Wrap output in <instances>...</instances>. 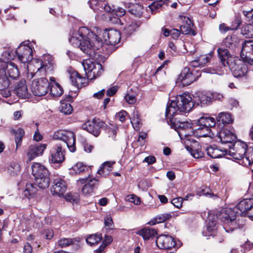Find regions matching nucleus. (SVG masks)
<instances>
[{
  "label": "nucleus",
  "instance_id": "c756f323",
  "mask_svg": "<svg viewBox=\"0 0 253 253\" xmlns=\"http://www.w3.org/2000/svg\"><path fill=\"white\" fill-rule=\"evenodd\" d=\"M70 81L72 84L77 86L78 88L82 87L84 83L85 78L81 76L77 72H73L70 77Z\"/></svg>",
  "mask_w": 253,
  "mask_h": 253
},
{
  "label": "nucleus",
  "instance_id": "cd10ccee",
  "mask_svg": "<svg viewBox=\"0 0 253 253\" xmlns=\"http://www.w3.org/2000/svg\"><path fill=\"white\" fill-rule=\"evenodd\" d=\"M193 135L197 137H212L214 134L211 132V127L197 126V128L194 129Z\"/></svg>",
  "mask_w": 253,
  "mask_h": 253
},
{
  "label": "nucleus",
  "instance_id": "aec40b11",
  "mask_svg": "<svg viewBox=\"0 0 253 253\" xmlns=\"http://www.w3.org/2000/svg\"><path fill=\"white\" fill-rule=\"evenodd\" d=\"M218 137L222 144H231L237 139L236 135L227 128H222L219 131Z\"/></svg>",
  "mask_w": 253,
  "mask_h": 253
},
{
  "label": "nucleus",
  "instance_id": "6e6552de",
  "mask_svg": "<svg viewBox=\"0 0 253 253\" xmlns=\"http://www.w3.org/2000/svg\"><path fill=\"white\" fill-rule=\"evenodd\" d=\"M227 149V155L232 157V159L242 160L245 158L247 149V145L243 142L236 141L232 145H229ZM243 165V163H242Z\"/></svg>",
  "mask_w": 253,
  "mask_h": 253
},
{
  "label": "nucleus",
  "instance_id": "dca6fc26",
  "mask_svg": "<svg viewBox=\"0 0 253 253\" xmlns=\"http://www.w3.org/2000/svg\"><path fill=\"white\" fill-rule=\"evenodd\" d=\"M102 36L106 42L110 45H116L121 40V34L116 30L105 29L102 32Z\"/></svg>",
  "mask_w": 253,
  "mask_h": 253
},
{
  "label": "nucleus",
  "instance_id": "f704fd0d",
  "mask_svg": "<svg viewBox=\"0 0 253 253\" xmlns=\"http://www.w3.org/2000/svg\"><path fill=\"white\" fill-rule=\"evenodd\" d=\"M114 162H106L102 164L97 173L103 176H106L112 170V167L114 164Z\"/></svg>",
  "mask_w": 253,
  "mask_h": 253
},
{
  "label": "nucleus",
  "instance_id": "5701e85b",
  "mask_svg": "<svg viewBox=\"0 0 253 253\" xmlns=\"http://www.w3.org/2000/svg\"><path fill=\"white\" fill-rule=\"evenodd\" d=\"M181 20L184 22L183 24L180 26L181 33L195 36L196 32L194 30V25L192 20L185 16L181 17Z\"/></svg>",
  "mask_w": 253,
  "mask_h": 253
},
{
  "label": "nucleus",
  "instance_id": "4d7b16f0",
  "mask_svg": "<svg viewBox=\"0 0 253 253\" xmlns=\"http://www.w3.org/2000/svg\"><path fill=\"white\" fill-rule=\"evenodd\" d=\"M183 199L181 197H177L171 200L172 204L177 208H180L182 205Z\"/></svg>",
  "mask_w": 253,
  "mask_h": 253
},
{
  "label": "nucleus",
  "instance_id": "6e6d98bb",
  "mask_svg": "<svg viewBox=\"0 0 253 253\" xmlns=\"http://www.w3.org/2000/svg\"><path fill=\"white\" fill-rule=\"evenodd\" d=\"M224 45L229 48L233 49L235 44L233 43V40L231 37H227L224 41Z\"/></svg>",
  "mask_w": 253,
  "mask_h": 253
},
{
  "label": "nucleus",
  "instance_id": "1a4fd4ad",
  "mask_svg": "<svg viewBox=\"0 0 253 253\" xmlns=\"http://www.w3.org/2000/svg\"><path fill=\"white\" fill-rule=\"evenodd\" d=\"M49 83L47 79L41 78L34 80L31 84V90L34 95L41 96L45 95L49 90Z\"/></svg>",
  "mask_w": 253,
  "mask_h": 253
},
{
  "label": "nucleus",
  "instance_id": "a878e982",
  "mask_svg": "<svg viewBox=\"0 0 253 253\" xmlns=\"http://www.w3.org/2000/svg\"><path fill=\"white\" fill-rule=\"evenodd\" d=\"M14 91L17 95L21 98H25L29 97V94L25 80H21L17 84Z\"/></svg>",
  "mask_w": 253,
  "mask_h": 253
},
{
  "label": "nucleus",
  "instance_id": "7c9ffc66",
  "mask_svg": "<svg viewBox=\"0 0 253 253\" xmlns=\"http://www.w3.org/2000/svg\"><path fill=\"white\" fill-rule=\"evenodd\" d=\"M216 222L215 219L209 220L207 225L206 231L203 232V234H205L206 236L213 237L216 232ZM207 239H210V237Z\"/></svg>",
  "mask_w": 253,
  "mask_h": 253
},
{
  "label": "nucleus",
  "instance_id": "09e8293b",
  "mask_svg": "<svg viewBox=\"0 0 253 253\" xmlns=\"http://www.w3.org/2000/svg\"><path fill=\"white\" fill-rule=\"evenodd\" d=\"M75 240L72 238H62L58 241V246L61 248H65L73 244Z\"/></svg>",
  "mask_w": 253,
  "mask_h": 253
},
{
  "label": "nucleus",
  "instance_id": "4468645a",
  "mask_svg": "<svg viewBox=\"0 0 253 253\" xmlns=\"http://www.w3.org/2000/svg\"><path fill=\"white\" fill-rule=\"evenodd\" d=\"M246 62L236 59L228 66L232 71L233 76L236 78L244 77L247 72L248 67Z\"/></svg>",
  "mask_w": 253,
  "mask_h": 253
},
{
  "label": "nucleus",
  "instance_id": "052dcab7",
  "mask_svg": "<svg viewBox=\"0 0 253 253\" xmlns=\"http://www.w3.org/2000/svg\"><path fill=\"white\" fill-rule=\"evenodd\" d=\"M127 200L129 202L132 203L136 205H138L140 204V198L135 195H131L127 196Z\"/></svg>",
  "mask_w": 253,
  "mask_h": 253
},
{
  "label": "nucleus",
  "instance_id": "f8f14e48",
  "mask_svg": "<svg viewBox=\"0 0 253 253\" xmlns=\"http://www.w3.org/2000/svg\"><path fill=\"white\" fill-rule=\"evenodd\" d=\"M15 53L18 60L22 63L31 61L33 58V50L28 45L21 43L15 50Z\"/></svg>",
  "mask_w": 253,
  "mask_h": 253
},
{
  "label": "nucleus",
  "instance_id": "4c0bfd02",
  "mask_svg": "<svg viewBox=\"0 0 253 253\" xmlns=\"http://www.w3.org/2000/svg\"><path fill=\"white\" fill-rule=\"evenodd\" d=\"M241 33L247 38L253 37V25L244 24L242 25Z\"/></svg>",
  "mask_w": 253,
  "mask_h": 253
},
{
  "label": "nucleus",
  "instance_id": "2f4dec72",
  "mask_svg": "<svg viewBox=\"0 0 253 253\" xmlns=\"http://www.w3.org/2000/svg\"><path fill=\"white\" fill-rule=\"evenodd\" d=\"M136 233L141 236L144 240H148L154 237L157 234V232L154 229L146 227L141 229Z\"/></svg>",
  "mask_w": 253,
  "mask_h": 253
},
{
  "label": "nucleus",
  "instance_id": "393cba45",
  "mask_svg": "<svg viewBox=\"0 0 253 253\" xmlns=\"http://www.w3.org/2000/svg\"><path fill=\"white\" fill-rule=\"evenodd\" d=\"M193 96L194 105L202 107L210 105L211 102V99L210 97L201 92H197Z\"/></svg>",
  "mask_w": 253,
  "mask_h": 253
},
{
  "label": "nucleus",
  "instance_id": "37998d69",
  "mask_svg": "<svg viewBox=\"0 0 253 253\" xmlns=\"http://www.w3.org/2000/svg\"><path fill=\"white\" fill-rule=\"evenodd\" d=\"M253 163V147L247 149L245 158L243 159V165L247 166Z\"/></svg>",
  "mask_w": 253,
  "mask_h": 253
},
{
  "label": "nucleus",
  "instance_id": "6ab92c4d",
  "mask_svg": "<svg viewBox=\"0 0 253 253\" xmlns=\"http://www.w3.org/2000/svg\"><path fill=\"white\" fill-rule=\"evenodd\" d=\"M47 145L46 144L38 143L35 145H32L29 147L27 157L29 161H31L34 158L42 155L44 150L46 149Z\"/></svg>",
  "mask_w": 253,
  "mask_h": 253
},
{
  "label": "nucleus",
  "instance_id": "69168bd1",
  "mask_svg": "<svg viewBox=\"0 0 253 253\" xmlns=\"http://www.w3.org/2000/svg\"><path fill=\"white\" fill-rule=\"evenodd\" d=\"M181 33L180 30L172 29L171 30L170 36L173 39H177L179 37Z\"/></svg>",
  "mask_w": 253,
  "mask_h": 253
},
{
  "label": "nucleus",
  "instance_id": "49530a36",
  "mask_svg": "<svg viewBox=\"0 0 253 253\" xmlns=\"http://www.w3.org/2000/svg\"><path fill=\"white\" fill-rule=\"evenodd\" d=\"M15 141L16 144V149L21 146L22 137L25 134L24 130L21 128H19L15 132Z\"/></svg>",
  "mask_w": 253,
  "mask_h": 253
},
{
  "label": "nucleus",
  "instance_id": "774afa93",
  "mask_svg": "<svg viewBox=\"0 0 253 253\" xmlns=\"http://www.w3.org/2000/svg\"><path fill=\"white\" fill-rule=\"evenodd\" d=\"M243 248L244 249L243 253H245L246 251L251 250L253 248V244L249 241H247L243 245Z\"/></svg>",
  "mask_w": 253,
  "mask_h": 253
},
{
  "label": "nucleus",
  "instance_id": "de8ad7c7",
  "mask_svg": "<svg viewBox=\"0 0 253 253\" xmlns=\"http://www.w3.org/2000/svg\"><path fill=\"white\" fill-rule=\"evenodd\" d=\"M16 56L15 50H6L3 53L2 55V57L0 60L11 62V60L14 59Z\"/></svg>",
  "mask_w": 253,
  "mask_h": 253
},
{
  "label": "nucleus",
  "instance_id": "f3484780",
  "mask_svg": "<svg viewBox=\"0 0 253 253\" xmlns=\"http://www.w3.org/2000/svg\"><path fill=\"white\" fill-rule=\"evenodd\" d=\"M63 145L58 143L53 146L50 150L49 161L53 164L62 163L65 160L64 151L62 150Z\"/></svg>",
  "mask_w": 253,
  "mask_h": 253
},
{
  "label": "nucleus",
  "instance_id": "a19ab883",
  "mask_svg": "<svg viewBox=\"0 0 253 253\" xmlns=\"http://www.w3.org/2000/svg\"><path fill=\"white\" fill-rule=\"evenodd\" d=\"M102 237L100 234L90 235L86 238V243L90 246L98 244L102 240Z\"/></svg>",
  "mask_w": 253,
  "mask_h": 253
},
{
  "label": "nucleus",
  "instance_id": "e433bc0d",
  "mask_svg": "<svg viewBox=\"0 0 253 253\" xmlns=\"http://www.w3.org/2000/svg\"><path fill=\"white\" fill-rule=\"evenodd\" d=\"M90 7L95 12L99 13L103 11L104 1L98 0H91L89 2Z\"/></svg>",
  "mask_w": 253,
  "mask_h": 253
},
{
  "label": "nucleus",
  "instance_id": "bb28decb",
  "mask_svg": "<svg viewBox=\"0 0 253 253\" xmlns=\"http://www.w3.org/2000/svg\"><path fill=\"white\" fill-rule=\"evenodd\" d=\"M98 185V180L96 178L90 179L82 188V192L85 196L91 195L93 190Z\"/></svg>",
  "mask_w": 253,
  "mask_h": 253
},
{
  "label": "nucleus",
  "instance_id": "3c124183",
  "mask_svg": "<svg viewBox=\"0 0 253 253\" xmlns=\"http://www.w3.org/2000/svg\"><path fill=\"white\" fill-rule=\"evenodd\" d=\"M79 195L77 193H67L65 196L67 201L73 203L77 204L80 200Z\"/></svg>",
  "mask_w": 253,
  "mask_h": 253
},
{
  "label": "nucleus",
  "instance_id": "39448f33",
  "mask_svg": "<svg viewBox=\"0 0 253 253\" xmlns=\"http://www.w3.org/2000/svg\"><path fill=\"white\" fill-rule=\"evenodd\" d=\"M32 174L35 177V184L42 189L49 186L50 179L47 169L39 163H35L32 166Z\"/></svg>",
  "mask_w": 253,
  "mask_h": 253
},
{
  "label": "nucleus",
  "instance_id": "4be33fe9",
  "mask_svg": "<svg viewBox=\"0 0 253 253\" xmlns=\"http://www.w3.org/2000/svg\"><path fill=\"white\" fill-rule=\"evenodd\" d=\"M178 80L183 85H188L196 80V78L193 73L190 71L189 68H185L179 76Z\"/></svg>",
  "mask_w": 253,
  "mask_h": 253
},
{
  "label": "nucleus",
  "instance_id": "13d9d810",
  "mask_svg": "<svg viewBox=\"0 0 253 253\" xmlns=\"http://www.w3.org/2000/svg\"><path fill=\"white\" fill-rule=\"evenodd\" d=\"M210 56L207 55H201L197 59L201 66H204L210 60Z\"/></svg>",
  "mask_w": 253,
  "mask_h": 253
},
{
  "label": "nucleus",
  "instance_id": "473e14b6",
  "mask_svg": "<svg viewBox=\"0 0 253 253\" xmlns=\"http://www.w3.org/2000/svg\"><path fill=\"white\" fill-rule=\"evenodd\" d=\"M233 121L231 115L230 113L227 112H221L218 114L217 118V122L219 126H225L232 123Z\"/></svg>",
  "mask_w": 253,
  "mask_h": 253
},
{
  "label": "nucleus",
  "instance_id": "f03ea898",
  "mask_svg": "<svg viewBox=\"0 0 253 253\" xmlns=\"http://www.w3.org/2000/svg\"><path fill=\"white\" fill-rule=\"evenodd\" d=\"M252 205L253 199H244L233 209L225 208L220 211L217 217L223 223V228L226 232H232L239 227L236 221L237 215L244 216Z\"/></svg>",
  "mask_w": 253,
  "mask_h": 253
},
{
  "label": "nucleus",
  "instance_id": "a211bd4d",
  "mask_svg": "<svg viewBox=\"0 0 253 253\" xmlns=\"http://www.w3.org/2000/svg\"><path fill=\"white\" fill-rule=\"evenodd\" d=\"M67 189L66 182L62 178L57 177L53 179L51 192L54 195L59 197L63 196Z\"/></svg>",
  "mask_w": 253,
  "mask_h": 253
},
{
  "label": "nucleus",
  "instance_id": "c9c22d12",
  "mask_svg": "<svg viewBox=\"0 0 253 253\" xmlns=\"http://www.w3.org/2000/svg\"><path fill=\"white\" fill-rule=\"evenodd\" d=\"M9 85V80L5 70L0 69V90L6 89Z\"/></svg>",
  "mask_w": 253,
  "mask_h": 253
},
{
  "label": "nucleus",
  "instance_id": "0eeeda50",
  "mask_svg": "<svg viewBox=\"0 0 253 253\" xmlns=\"http://www.w3.org/2000/svg\"><path fill=\"white\" fill-rule=\"evenodd\" d=\"M53 138L62 140L64 145H66L71 152H74L76 151V137L73 132L60 130L54 133Z\"/></svg>",
  "mask_w": 253,
  "mask_h": 253
},
{
  "label": "nucleus",
  "instance_id": "c85d7f7f",
  "mask_svg": "<svg viewBox=\"0 0 253 253\" xmlns=\"http://www.w3.org/2000/svg\"><path fill=\"white\" fill-rule=\"evenodd\" d=\"M33 62L36 63L37 65V71L41 72L42 70H44L45 72H47L53 70L54 64L52 62H48V64L45 63L43 64L42 60L39 59H34L33 60Z\"/></svg>",
  "mask_w": 253,
  "mask_h": 253
},
{
  "label": "nucleus",
  "instance_id": "9b49d317",
  "mask_svg": "<svg viewBox=\"0 0 253 253\" xmlns=\"http://www.w3.org/2000/svg\"><path fill=\"white\" fill-rule=\"evenodd\" d=\"M253 40L245 41L242 43L241 57L244 62L253 65Z\"/></svg>",
  "mask_w": 253,
  "mask_h": 253
},
{
  "label": "nucleus",
  "instance_id": "412c9836",
  "mask_svg": "<svg viewBox=\"0 0 253 253\" xmlns=\"http://www.w3.org/2000/svg\"><path fill=\"white\" fill-rule=\"evenodd\" d=\"M217 52L219 58L224 67L229 66L236 59L232 57L228 49L224 48H218Z\"/></svg>",
  "mask_w": 253,
  "mask_h": 253
},
{
  "label": "nucleus",
  "instance_id": "603ef678",
  "mask_svg": "<svg viewBox=\"0 0 253 253\" xmlns=\"http://www.w3.org/2000/svg\"><path fill=\"white\" fill-rule=\"evenodd\" d=\"M137 25L134 23L126 25L123 30V33L126 36H130L135 31Z\"/></svg>",
  "mask_w": 253,
  "mask_h": 253
},
{
  "label": "nucleus",
  "instance_id": "20e7f679",
  "mask_svg": "<svg viewBox=\"0 0 253 253\" xmlns=\"http://www.w3.org/2000/svg\"><path fill=\"white\" fill-rule=\"evenodd\" d=\"M168 123L177 132L181 139L186 143V141H191V136L193 135L194 129L192 124L189 121H181L177 115H167L165 113Z\"/></svg>",
  "mask_w": 253,
  "mask_h": 253
},
{
  "label": "nucleus",
  "instance_id": "338daca9",
  "mask_svg": "<svg viewBox=\"0 0 253 253\" xmlns=\"http://www.w3.org/2000/svg\"><path fill=\"white\" fill-rule=\"evenodd\" d=\"M243 14L248 19V20L253 23V9L250 11H243Z\"/></svg>",
  "mask_w": 253,
  "mask_h": 253
},
{
  "label": "nucleus",
  "instance_id": "5fc2aeb1",
  "mask_svg": "<svg viewBox=\"0 0 253 253\" xmlns=\"http://www.w3.org/2000/svg\"><path fill=\"white\" fill-rule=\"evenodd\" d=\"M125 99L126 102L129 104H133L136 101L135 95L134 94L127 93L125 96Z\"/></svg>",
  "mask_w": 253,
  "mask_h": 253
},
{
  "label": "nucleus",
  "instance_id": "a18cd8bd",
  "mask_svg": "<svg viewBox=\"0 0 253 253\" xmlns=\"http://www.w3.org/2000/svg\"><path fill=\"white\" fill-rule=\"evenodd\" d=\"M37 189L33 184H27L24 191V195L27 198L33 196L37 193Z\"/></svg>",
  "mask_w": 253,
  "mask_h": 253
},
{
  "label": "nucleus",
  "instance_id": "864d4df0",
  "mask_svg": "<svg viewBox=\"0 0 253 253\" xmlns=\"http://www.w3.org/2000/svg\"><path fill=\"white\" fill-rule=\"evenodd\" d=\"M60 111L66 115L70 114L73 111L72 106L69 103H63L61 105Z\"/></svg>",
  "mask_w": 253,
  "mask_h": 253
},
{
  "label": "nucleus",
  "instance_id": "0e129e2a",
  "mask_svg": "<svg viewBox=\"0 0 253 253\" xmlns=\"http://www.w3.org/2000/svg\"><path fill=\"white\" fill-rule=\"evenodd\" d=\"M156 162V159L154 156L146 157L143 160V163H147L148 165H152Z\"/></svg>",
  "mask_w": 253,
  "mask_h": 253
},
{
  "label": "nucleus",
  "instance_id": "ddd939ff",
  "mask_svg": "<svg viewBox=\"0 0 253 253\" xmlns=\"http://www.w3.org/2000/svg\"><path fill=\"white\" fill-rule=\"evenodd\" d=\"M104 122L99 120L93 119L88 121L82 125L83 129L97 137L100 133V129L105 126Z\"/></svg>",
  "mask_w": 253,
  "mask_h": 253
},
{
  "label": "nucleus",
  "instance_id": "9d476101",
  "mask_svg": "<svg viewBox=\"0 0 253 253\" xmlns=\"http://www.w3.org/2000/svg\"><path fill=\"white\" fill-rule=\"evenodd\" d=\"M156 243L160 249L168 250L172 248H178L181 246V243H177L174 239L170 235L162 234L157 237Z\"/></svg>",
  "mask_w": 253,
  "mask_h": 253
},
{
  "label": "nucleus",
  "instance_id": "b1692460",
  "mask_svg": "<svg viewBox=\"0 0 253 253\" xmlns=\"http://www.w3.org/2000/svg\"><path fill=\"white\" fill-rule=\"evenodd\" d=\"M206 152L208 156L212 158H218L224 156H227V148L223 150L218 149L215 145L208 147Z\"/></svg>",
  "mask_w": 253,
  "mask_h": 253
},
{
  "label": "nucleus",
  "instance_id": "423d86ee",
  "mask_svg": "<svg viewBox=\"0 0 253 253\" xmlns=\"http://www.w3.org/2000/svg\"><path fill=\"white\" fill-rule=\"evenodd\" d=\"M82 64L88 80H93L100 76L104 72L100 63L93 62L90 59L83 60Z\"/></svg>",
  "mask_w": 253,
  "mask_h": 253
},
{
  "label": "nucleus",
  "instance_id": "2eb2a0df",
  "mask_svg": "<svg viewBox=\"0 0 253 253\" xmlns=\"http://www.w3.org/2000/svg\"><path fill=\"white\" fill-rule=\"evenodd\" d=\"M0 69L5 70L8 77L17 79L20 75L17 66L12 62L0 60Z\"/></svg>",
  "mask_w": 253,
  "mask_h": 253
},
{
  "label": "nucleus",
  "instance_id": "7ed1b4c3",
  "mask_svg": "<svg viewBox=\"0 0 253 253\" xmlns=\"http://www.w3.org/2000/svg\"><path fill=\"white\" fill-rule=\"evenodd\" d=\"M194 106L193 97L189 93H184L168 103L166 114L171 117V115L186 113L189 112Z\"/></svg>",
  "mask_w": 253,
  "mask_h": 253
},
{
  "label": "nucleus",
  "instance_id": "8fccbe9b",
  "mask_svg": "<svg viewBox=\"0 0 253 253\" xmlns=\"http://www.w3.org/2000/svg\"><path fill=\"white\" fill-rule=\"evenodd\" d=\"M7 171L11 175H15L20 172V166L16 163H12L8 167Z\"/></svg>",
  "mask_w": 253,
  "mask_h": 253
},
{
  "label": "nucleus",
  "instance_id": "ea45409f",
  "mask_svg": "<svg viewBox=\"0 0 253 253\" xmlns=\"http://www.w3.org/2000/svg\"><path fill=\"white\" fill-rule=\"evenodd\" d=\"M90 169L89 166L85 165L81 162L77 163L72 167V169L77 174H81L88 171Z\"/></svg>",
  "mask_w": 253,
  "mask_h": 253
},
{
  "label": "nucleus",
  "instance_id": "e2e57ef3",
  "mask_svg": "<svg viewBox=\"0 0 253 253\" xmlns=\"http://www.w3.org/2000/svg\"><path fill=\"white\" fill-rule=\"evenodd\" d=\"M127 115V113L125 111H122L117 113L116 115V118L118 119L121 122H123L126 120V117Z\"/></svg>",
  "mask_w": 253,
  "mask_h": 253
},
{
  "label": "nucleus",
  "instance_id": "c03bdc74",
  "mask_svg": "<svg viewBox=\"0 0 253 253\" xmlns=\"http://www.w3.org/2000/svg\"><path fill=\"white\" fill-rule=\"evenodd\" d=\"M113 241V238L109 235H105L104 239L100 247L95 251L96 253H102L107 245L110 244Z\"/></svg>",
  "mask_w": 253,
  "mask_h": 253
},
{
  "label": "nucleus",
  "instance_id": "bf43d9fd",
  "mask_svg": "<svg viewBox=\"0 0 253 253\" xmlns=\"http://www.w3.org/2000/svg\"><path fill=\"white\" fill-rule=\"evenodd\" d=\"M242 24V21L241 19L239 18H236L235 20L232 22L231 27L230 28V30H236L238 29L240 25Z\"/></svg>",
  "mask_w": 253,
  "mask_h": 253
},
{
  "label": "nucleus",
  "instance_id": "72a5a7b5",
  "mask_svg": "<svg viewBox=\"0 0 253 253\" xmlns=\"http://www.w3.org/2000/svg\"><path fill=\"white\" fill-rule=\"evenodd\" d=\"M198 125L208 127H212L215 126L216 123L214 118L212 117H202L198 121Z\"/></svg>",
  "mask_w": 253,
  "mask_h": 253
},
{
  "label": "nucleus",
  "instance_id": "f257e3e1",
  "mask_svg": "<svg viewBox=\"0 0 253 253\" xmlns=\"http://www.w3.org/2000/svg\"><path fill=\"white\" fill-rule=\"evenodd\" d=\"M74 46L79 47L84 53L91 58H95L96 51L102 46V40L98 36L87 29L82 27L78 33L74 34L69 40Z\"/></svg>",
  "mask_w": 253,
  "mask_h": 253
},
{
  "label": "nucleus",
  "instance_id": "58836bf2",
  "mask_svg": "<svg viewBox=\"0 0 253 253\" xmlns=\"http://www.w3.org/2000/svg\"><path fill=\"white\" fill-rule=\"evenodd\" d=\"M128 12L136 17H140L143 12L142 6L138 4H133L131 5L128 9Z\"/></svg>",
  "mask_w": 253,
  "mask_h": 253
},
{
  "label": "nucleus",
  "instance_id": "79ce46f5",
  "mask_svg": "<svg viewBox=\"0 0 253 253\" xmlns=\"http://www.w3.org/2000/svg\"><path fill=\"white\" fill-rule=\"evenodd\" d=\"M50 93L55 97L61 96L63 93V90L61 86L57 83H55L50 86Z\"/></svg>",
  "mask_w": 253,
  "mask_h": 253
},
{
  "label": "nucleus",
  "instance_id": "680f3d73",
  "mask_svg": "<svg viewBox=\"0 0 253 253\" xmlns=\"http://www.w3.org/2000/svg\"><path fill=\"white\" fill-rule=\"evenodd\" d=\"M131 119V123L134 128L136 130H137L139 128V126L140 124V119L139 118H137L135 117H132Z\"/></svg>",
  "mask_w": 253,
  "mask_h": 253
}]
</instances>
